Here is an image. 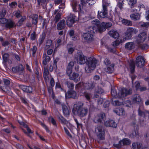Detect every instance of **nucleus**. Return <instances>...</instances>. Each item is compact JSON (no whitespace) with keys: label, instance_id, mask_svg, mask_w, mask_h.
<instances>
[{"label":"nucleus","instance_id":"nucleus-1","mask_svg":"<svg viewBox=\"0 0 149 149\" xmlns=\"http://www.w3.org/2000/svg\"><path fill=\"white\" fill-rule=\"evenodd\" d=\"M84 104L81 102H79L74 105L72 110V113L74 115H77L80 117H83L86 116L88 110L86 107H84Z\"/></svg>","mask_w":149,"mask_h":149},{"label":"nucleus","instance_id":"nucleus-2","mask_svg":"<svg viewBox=\"0 0 149 149\" xmlns=\"http://www.w3.org/2000/svg\"><path fill=\"white\" fill-rule=\"evenodd\" d=\"M98 61V60L93 56L89 58L86 62L85 72L88 73L92 72L95 69Z\"/></svg>","mask_w":149,"mask_h":149},{"label":"nucleus","instance_id":"nucleus-3","mask_svg":"<svg viewBox=\"0 0 149 149\" xmlns=\"http://www.w3.org/2000/svg\"><path fill=\"white\" fill-rule=\"evenodd\" d=\"M85 31L86 32L84 33L82 36L83 38L88 43L92 42L94 39L93 34L95 33L92 26L86 28Z\"/></svg>","mask_w":149,"mask_h":149},{"label":"nucleus","instance_id":"nucleus-4","mask_svg":"<svg viewBox=\"0 0 149 149\" xmlns=\"http://www.w3.org/2000/svg\"><path fill=\"white\" fill-rule=\"evenodd\" d=\"M93 23L96 26H92L95 32H96L102 33L106 30L105 27L104 26L105 24L104 22H102L100 24V22L98 20L96 19L93 21Z\"/></svg>","mask_w":149,"mask_h":149},{"label":"nucleus","instance_id":"nucleus-5","mask_svg":"<svg viewBox=\"0 0 149 149\" xmlns=\"http://www.w3.org/2000/svg\"><path fill=\"white\" fill-rule=\"evenodd\" d=\"M109 4L105 1H104L102 3V10L101 11H98V16L102 18L107 17L108 14L107 7Z\"/></svg>","mask_w":149,"mask_h":149},{"label":"nucleus","instance_id":"nucleus-6","mask_svg":"<svg viewBox=\"0 0 149 149\" xmlns=\"http://www.w3.org/2000/svg\"><path fill=\"white\" fill-rule=\"evenodd\" d=\"M12 70L13 72L18 74L21 77L24 76V67L22 64H19L15 67H13Z\"/></svg>","mask_w":149,"mask_h":149},{"label":"nucleus","instance_id":"nucleus-7","mask_svg":"<svg viewBox=\"0 0 149 149\" xmlns=\"http://www.w3.org/2000/svg\"><path fill=\"white\" fill-rule=\"evenodd\" d=\"M67 26L70 27L72 26L73 24L77 21V17L74 15L70 14L65 18Z\"/></svg>","mask_w":149,"mask_h":149},{"label":"nucleus","instance_id":"nucleus-8","mask_svg":"<svg viewBox=\"0 0 149 149\" xmlns=\"http://www.w3.org/2000/svg\"><path fill=\"white\" fill-rule=\"evenodd\" d=\"M75 59L77 61V63L80 64H85L87 59V57L85 56L81 52L77 53L76 56L75 57Z\"/></svg>","mask_w":149,"mask_h":149},{"label":"nucleus","instance_id":"nucleus-9","mask_svg":"<svg viewBox=\"0 0 149 149\" xmlns=\"http://www.w3.org/2000/svg\"><path fill=\"white\" fill-rule=\"evenodd\" d=\"M95 131L99 139L102 140L104 139L105 133L103 127L101 126H98L95 129Z\"/></svg>","mask_w":149,"mask_h":149},{"label":"nucleus","instance_id":"nucleus-10","mask_svg":"<svg viewBox=\"0 0 149 149\" xmlns=\"http://www.w3.org/2000/svg\"><path fill=\"white\" fill-rule=\"evenodd\" d=\"M144 64L145 60L143 57L139 56L136 58L135 64L137 67L141 68L144 66Z\"/></svg>","mask_w":149,"mask_h":149},{"label":"nucleus","instance_id":"nucleus-11","mask_svg":"<svg viewBox=\"0 0 149 149\" xmlns=\"http://www.w3.org/2000/svg\"><path fill=\"white\" fill-rule=\"evenodd\" d=\"M146 34L145 32H142L138 35L136 37V42L139 44L144 41L146 38Z\"/></svg>","mask_w":149,"mask_h":149},{"label":"nucleus","instance_id":"nucleus-12","mask_svg":"<svg viewBox=\"0 0 149 149\" xmlns=\"http://www.w3.org/2000/svg\"><path fill=\"white\" fill-rule=\"evenodd\" d=\"M121 91L119 90L118 89L114 88L111 89V96L115 98H121Z\"/></svg>","mask_w":149,"mask_h":149},{"label":"nucleus","instance_id":"nucleus-13","mask_svg":"<svg viewBox=\"0 0 149 149\" xmlns=\"http://www.w3.org/2000/svg\"><path fill=\"white\" fill-rule=\"evenodd\" d=\"M54 14L55 15L54 21H55V23H57L61 19V16L62 15V12L60 9V8L57 10H55L54 13Z\"/></svg>","mask_w":149,"mask_h":149},{"label":"nucleus","instance_id":"nucleus-14","mask_svg":"<svg viewBox=\"0 0 149 149\" xmlns=\"http://www.w3.org/2000/svg\"><path fill=\"white\" fill-rule=\"evenodd\" d=\"M121 98H122L132 94V90L131 89H128L125 88H123L121 89Z\"/></svg>","mask_w":149,"mask_h":149},{"label":"nucleus","instance_id":"nucleus-15","mask_svg":"<svg viewBox=\"0 0 149 149\" xmlns=\"http://www.w3.org/2000/svg\"><path fill=\"white\" fill-rule=\"evenodd\" d=\"M65 97L67 98H72L76 99L77 98L76 92L73 90H70L65 94Z\"/></svg>","mask_w":149,"mask_h":149},{"label":"nucleus","instance_id":"nucleus-16","mask_svg":"<svg viewBox=\"0 0 149 149\" xmlns=\"http://www.w3.org/2000/svg\"><path fill=\"white\" fill-rule=\"evenodd\" d=\"M66 22L65 19L61 20L57 25L56 28L58 30L64 29L66 27Z\"/></svg>","mask_w":149,"mask_h":149},{"label":"nucleus","instance_id":"nucleus-17","mask_svg":"<svg viewBox=\"0 0 149 149\" xmlns=\"http://www.w3.org/2000/svg\"><path fill=\"white\" fill-rule=\"evenodd\" d=\"M70 80L74 81L75 82H77L80 80V77L79 74L74 72L72 74L69 76Z\"/></svg>","mask_w":149,"mask_h":149},{"label":"nucleus","instance_id":"nucleus-18","mask_svg":"<svg viewBox=\"0 0 149 149\" xmlns=\"http://www.w3.org/2000/svg\"><path fill=\"white\" fill-rule=\"evenodd\" d=\"M132 102L134 104H139L141 101L140 95L138 94H135L132 97Z\"/></svg>","mask_w":149,"mask_h":149},{"label":"nucleus","instance_id":"nucleus-19","mask_svg":"<svg viewBox=\"0 0 149 149\" xmlns=\"http://www.w3.org/2000/svg\"><path fill=\"white\" fill-rule=\"evenodd\" d=\"M31 22L32 24L35 25L36 26V29L37 27V24L38 21V16L37 14H33L31 16Z\"/></svg>","mask_w":149,"mask_h":149},{"label":"nucleus","instance_id":"nucleus-20","mask_svg":"<svg viewBox=\"0 0 149 149\" xmlns=\"http://www.w3.org/2000/svg\"><path fill=\"white\" fill-rule=\"evenodd\" d=\"M15 26V23L11 20H8L5 24V27L7 29H10Z\"/></svg>","mask_w":149,"mask_h":149},{"label":"nucleus","instance_id":"nucleus-21","mask_svg":"<svg viewBox=\"0 0 149 149\" xmlns=\"http://www.w3.org/2000/svg\"><path fill=\"white\" fill-rule=\"evenodd\" d=\"M21 88L24 92L27 93H31L33 91V89L32 87L30 86H27L25 85H22Z\"/></svg>","mask_w":149,"mask_h":149},{"label":"nucleus","instance_id":"nucleus-22","mask_svg":"<svg viewBox=\"0 0 149 149\" xmlns=\"http://www.w3.org/2000/svg\"><path fill=\"white\" fill-rule=\"evenodd\" d=\"M96 84L94 82L86 83L85 87L89 91H91L96 86Z\"/></svg>","mask_w":149,"mask_h":149},{"label":"nucleus","instance_id":"nucleus-23","mask_svg":"<svg viewBox=\"0 0 149 149\" xmlns=\"http://www.w3.org/2000/svg\"><path fill=\"white\" fill-rule=\"evenodd\" d=\"M135 47L134 43L133 42H128L126 43L125 45V49L128 50H131L134 49Z\"/></svg>","mask_w":149,"mask_h":149},{"label":"nucleus","instance_id":"nucleus-24","mask_svg":"<svg viewBox=\"0 0 149 149\" xmlns=\"http://www.w3.org/2000/svg\"><path fill=\"white\" fill-rule=\"evenodd\" d=\"M109 34L112 37L114 38H118L119 37L118 33L116 31L114 30H111L108 32Z\"/></svg>","mask_w":149,"mask_h":149},{"label":"nucleus","instance_id":"nucleus-25","mask_svg":"<svg viewBox=\"0 0 149 149\" xmlns=\"http://www.w3.org/2000/svg\"><path fill=\"white\" fill-rule=\"evenodd\" d=\"M97 121H104L106 120V115L104 113H101L96 117Z\"/></svg>","mask_w":149,"mask_h":149},{"label":"nucleus","instance_id":"nucleus-26","mask_svg":"<svg viewBox=\"0 0 149 149\" xmlns=\"http://www.w3.org/2000/svg\"><path fill=\"white\" fill-rule=\"evenodd\" d=\"M63 111V113L65 115H68L70 114V108L68 107L64 104H62Z\"/></svg>","mask_w":149,"mask_h":149},{"label":"nucleus","instance_id":"nucleus-27","mask_svg":"<svg viewBox=\"0 0 149 149\" xmlns=\"http://www.w3.org/2000/svg\"><path fill=\"white\" fill-rule=\"evenodd\" d=\"M43 64L44 65H46L47 63L49 62L50 60V57L47 55L46 54H44L43 55Z\"/></svg>","mask_w":149,"mask_h":149},{"label":"nucleus","instance_id":"nucleus-28","mask_svg":"<svg viewBox=\"0 0 149 149\" xmlns=\"http://www.w3.org/2000/svg\"><path fill=\"white\" fill-rule=\"evenodd\" d=\"M126 31L132 36L138 32V31L136 29L132 27H128Z\"/></svg>","mask_w":149,"mask_h":149},{"label":"nucleus","instance_id":"nucleus-29","mask_svg":"<svg viewBox=\"0 0 149 149\" xmlns=\"http://www.w3.org/2000/svg\"><path fill=\"white\" fill-rule=\"evenodd\" d=\"M141 106L139 107L138 109V115L141 117L145 118L147 114H149V111H142L141 109Z\"/></svg>","mask_w":149,"mask_h":149},{"label":"nucleus","instance_id":"nucleus-30","mask_svg":"<svg viewBox=\"0 0 149 149\" xmlns=\"http://www.w3.org/2000/svg\"><path fill=\"white\" fill-rule=\"evenodd\" d=\"M19 123L22 127L26 128L28 132L29 133H32L33 132L29 127L24 122H19Z\"/></svg>","mask_w":149,"mask_h":149},{"label":"nucleus","instance_id":"nucleus-31","mask_svg":"<svg viewBox=\"0 0 149 149\" xmlns=\"http://www.w3.org/2000/svg\"><path fill=\"white\" fill-rule=\"evenodd\" d=\"M107 66V68L105 69V71L109 73H112L114 72V65L113 64Z\"/></svg>","mask_w":149,"mask_h":149},{"label":"nucleus","instance_id":"nucleus-32","mask_svg":"<svg viewBox=\"0 0 149 149\" xmlns=\"http://www.w3.org/2000/svg\"><path fill=\"white\" fill-rule=\"evenodd\" d=\"M105 125L106 126L116 128L117 126V124L115 122H105Z\"/></svg>","mask_w":149,"mask_h":149},{"label":"nucleus","instance_id":"nucleus-33","mask_svg":"<svg viewBox=\"0 0 149 149\" xmlns=\"http://www.w3.org/2000/svg\"><path fill=\"white\" fill-rule=\"evenodd\" d=\"M131 142L127 139H124L119 142L121 145H127L130 144Z\"/></svg>","mask_w":149,"mask_h":149},{"label":"nucleus","instance_id":"nucleus-34","mask_svg":"<svg viewBox=\"0 0 149 149\" xmlns=\"http://www.w3.org/2000/svg\"><path fill=\"white\" fill-rule=\"evenodd\" d=\"M130 68L131 73H133L134 71L135 68V63L133 60H130L129 62Z\"/></svg>","mask_w":149,"mask_h":149},{"label":"nucleus","instance_id":"nucleus-35","mask_svg":"<svg viewBox=\"0 0 149 149\" xmlns=\"http://www.w3.org/2000/svg\"><path fill=\"white\" fill-rule=\"evenodd\" d=\"M113 111L116 113L117 115L119 116H122L124 115L125 112L124 111L123 109L121 108L119 109H117L114 110Z\"/></svg>","mask_w":149,"mask_h":149},{"label":"nucleus","instance_id":"nucleus-36","mask_svg":"<svg viewBox=\"0 0 149 149\" xmlns=\"http://www.w3.org/2000/svg\"><path fill=\"white\" fill-rule=\"evenodd\" d=\"M140 15L138 13L131 14L130 15L131 19L134 20H139L140 18Z\"/></svg>","mask_w":149,"mask_h":149},{"label":"nucleus","instance_id":"nucleus-37","mask_svg":"<svg viewBox=\"0 0 149 149\" xmlns=\"http://www.w3.org/2000/svg\"><path fill=\"white\" fill-rule=\"evenodd\" d=\"M122 22L123 24L127 26H131L132 25V22L127 19H123L122 20Z\"/></svg>","mask_w":149,"mask_h":149},{"label":"nucleus","instance_id":"nucleus-38","mask_svg":"<svg viewBox=\"0 0 149 149\" xmlns=\"http://www.w3.org/2000/svg\"><path fill=\"white\" fill-rule=\"evenodd\" d=\"M52 41L51 40H47L45 44V46L44 49L45 50H47L50 48L52 45Z\"/></svg>","mask_w":149,"mask_h":149},{"label":"nucleus","instance_id":"nucleus-39","mask_svg":"<svg viewBox=\"0 0 149 149\" xmlns=\"http://www.w3.org/2000/svg\"><path fill=\"white\" fill-rule=\"evenodd\" d=\"M65 84L67 85L68 87L70 89V90H72L74 88V85L70 81H66Z\"/></svg>","mask_w":149,"mask_h":149},{"label":"nucleus","instance_id":"nucleus-40","mask_svg":"<svg viewBox=\"0 0 149 149\" xmlns=\"http://www.w3.org/2000/svg\"><path fill=\"white\" fill-rule=\"evenodd\" d=\"M10 55L7 53H5L3 55V63H6L9 59Z\"/></svg>","mask_w":149,"mask_h":149},{"label":"nucleus","instance_id":"nucleus-41","mask_svg":"<svg viewBox=\"0 0 149 149\" xmlns=\"http://www.w3.org/2000/svg\"><path fill=\"white\" fill-rule=\"evenodd\" d=\"M25 16L23 17L17 23L15 24L16 26H20L26 20Z\"/></svg>","mask_w":149,"mask_h":149},{"label":"nucleus","instance_id":"nucleus-42","mask_svg":"<svg viewBox=\"0 0 149 149\" xmlns=\"http://www.w3.org/2000/svg\"><path fill=\"white\" fill-rule=\"evenodd\" d=\"M132 146L133 149H139L141 146V145L138 143H134L132 144Z\"/></svg>","mask_w":149,"mask_h":149},{"label":"nucleus","instance_id":"nucleus-43","mask_svg":"<svg viewBox=\"0 0 149 149\" xmlns=\"http://www.w3.org/2000/svg\"><path fill=\"white\" fill-rule=\"evenodd\" d=\"M49 0H37L38 4L39 5L43 6Z\"/></svg>","mask_w":149,"mask_h":149},{"label":"nucleus","instance_id":"nucleus-44","mask_svg":"<svg viewBox=\"0 0 149 149\" xmlns=\"http://www.w3.org/2000/svg\"><path fill=\"white\" fill-rule=\"evenodd\" d=\"M95 91L97 93L101 94L104 92V90L100 87L97 86L95 89Z\"/></svg>","mask_w":149,"mask_h":149},{"label":"nucleus","instance_id":"nucleus-45","mask_svg":"<svg viewBox=\"0 0 149 149\" xmlns=\"http://www.w3.org/2000/svg\"><path fill=\"white\" fill-rule=\"evenodd\" d=\"M6 10L4 8L2 9L1 11L0 12V18L4 17L6 13Z\"/></svg>","mask_w":149,"mask_h":149},{"label":"nucleus","instance_id":"nucleus-46","mask_svg":"<svg viewBox=\"0 0 149 149\" xmlns=\"http://www.w3.org/2000/svg\"><path fill=\"white\" fill-rule=\"evenodd\" d=\"M112 104L114 105H120L121 104V103L118 100H115L113 101V98L111 99Z\"/></svg>","mask_w":149,"mask_h":149},{"label":"nucleus","instance_id":"nucleus-47","mask_svg":"<svg viewBox=\"0 0 149 149\" xmlns=\"http://www.w3.org/2000/svg\"><path fill=\"white\" fill-rule=\"evenodd\" d=\"M84 96L86 99L88 100H90L91 96V93H89L84 92Z\"/></svg>","mask_w":149,"mask_h":149},{"label":"nucleus","instance_id":"nucleus-48","mask_svg":"<svg viewBox=\"0 0 149 149\" xmlns=\"http://www.w3.org/2000/svg\"><path fill=\"white\" fill-rule=\"evenodd\" d=\"M45 36L46 35L45 33H43L42 34L41 38L39 39V45L40 46L44 40L45 38Z\"/></svg>","mask_w":149,"mask_h":149},{"label":"nucleus","instance_id":"nucleus-49","mask_svg":"<svg viewBox=\"0 0 149 149\" xmlns=\"http://www.w3.org/2000/svg\"><path fill=\"white\" fill-rule=\"evenodd\" d=\"M124 35L125 39L127 40L130 39L132 36L126 31L124 33Z\"/></svg>","mask_w":149,"mask_h":149},{"label":"nucleus","instance_id":"nucleus-50","mask_svg":"<svg viewBox=\"0 0 149 149\" xmlns=\"http://www.w3.org/2000/svg\"><path fill=\"white\" fill-rule=\"evenodd\" d=\"M72 69L67 67L66 71V73L67 75L69 76L70 75V74L72 73Z\"/></svg>","mask_w":149,"mask_h":149},{"label":"nucleus","instance_id":"nucleus-51","mask_svg":"<svg viewBox=\"0 0 149 149\" xmlns=\"http://www.w3.org/2000/svg\"><path fill=\"white\" fill-rule=\"evenodd\" d=\"M136 3V0H130L129 4L131 6V7H134Z\"/></svg>","mask_w":149,"mask_h":149},{"label":"nucleus","instance_id":"nucleus-52","mask_svg":"<svg viewBox=\"0 0 149 149\" xmlns=\"http://www.w3.org/2000/svg\"><path fill=\"white\" fill-rule=\"evenodd\" d=\"M72 6L73 11H77L76 6H77V2L76 1H73L72 3Z\"/></svg>","mask_w":149,"mask_h":149},{"label":"nucleus","instance_id":"nucleus-53","mask_svg":"<svg viewBox=\"0 0 149 149\" xmlns=\"http://www.w3.org/2000/svg\"><path fill=\"white\" fill-rule=\"evenodd\" d=\"M11 54H12L13 56L15 57V59L17 61H20V58L19 55L17 54H15L13 52H12Z\"/></svg>","mask_w":149,"mask_h":149},{"label":"nucleus","instance_id":"nucleus-54","mask_svg":"<svg viewBox=\"0 0 149 149\" xmlns=\"http://www.w3.org/2000/svg\"><path fill=\"white\" fill-rule=\"evenodd\" d=\"M104 63L107 66L111 64V62L107 58H105L104 60Z\"/></svg>","mask_w":149,"mask_h":149},{"label":"nucleus","instance_id":"nucleus-55","mask_svg":"<svg viewBox=\"0 0 149 149\" xmlns=\"http://www.w3.org/2000/svg\"><path fill=\"white\" fill-rule=\"evenodd\" d=\"M84 85V83L83 82H80L79 83L75 86V88L77 89H79L80 88L82 87Z\"/></svg>","mask_w":149,"mask_h":149},{"label":"nucleus","instance_id":"nucleus-56","mask_svg":"<svg viewBox=\"0 0 149 149\" xmlns=\"http://www.w3.org/2000/svg\"><path fill=\"white\" fill-rule=\"evenodd\" d=\"M138 135V132L136 131H134L132 132V134L130 135V136L131 137L134 138Z\"/></svg>","mask_w":149,"mask_h":149},{"label":"nucleus","instance_id":"nucleus-57","mask_svg":"<svg viewBox=\"0 0 149 149\" xmlns=\"http://www.w3.org/2000/svg\"><path fill=\"white\" fill-rule=\"evenodd\" d=\"M104 23L105 24L104 26H105V29L106 28H108L109 27H110L112 25V23L111 22H107L106 23L104 22Z\"/></svg>","mask_w":149,"mask_h":149},{"label":"nucleus","instance_id":"nucleus-58","mask_svg":"<svg viewBox=\"0 0 149 149\" xmlns=\"http://www.w3.org/2000/svg\"><path fill=\"white\" fill-rule=\"evenodd\" d=\"M8 21L4 17L0 18V23L1 24H6Z\"/></svg>","mask_w":149,"mask_h":149},{"label":"nucleus","instance_id":"nucleus-59","mask_svg":"<svg viewBox=\"0 0 149 149\" xmlns=\"http://www.w3.org/2000/svg\"><path fill=\"white\" fill-rule=\"evenodd\" d=\"M59 60V58H56L54 61V68L55 70L57 69V67L56 65V63Z\"/></svg>","mask_w":149,"mask_h":149},{"label":"nucleus","instance_id":"nucleus-60","mask_svg":"<svg viewBox=\"0 0 149 149\" xmlns=\"http://www.w3.org/2000/svg\"><path fill=\"white\" fill-rule=\"evenodd\" d=\"M49 74V71L48 70L45 68L44 70L43 76L44 78L46 77V76H47Z\"/></svg>","mask_w":149,"mask_h":149},{"label":"nucleus","instance_id":"nucleus-61","mask_svg":"<svg viewBox=\"0 0 149 149\" xmlns=\"http://www.w3.org/2000/svg\"><path fill=\"white\" fill-rule=\"evenodd\" d=\"M36 38V32L35 31H34L31 35V39L32 40H34Z\"/></svg>","mask_w":149,"mask_h":149},{"label":"nucleus","instance_id":"nucleus-62","mask_svg":"<svg viewBox=\"0 0 149 149\" xmlns=\"http://www.w3.org/2000/svg\"><path fill=\"white\" fill-rule=\"evenodd\" d=\"M9 5L10 7L13 8L16 6L17 5V3L16 2L14 1L10 3Z\"/></svg>","mask_w":149,"mask_h":149},{"label":"nucleus","instance_id":"nucleus-63","mask_svg":"<svg viewBox=\"0 0 149 149\" xmlns=\"http://www.w3.org/2000/svg\"><path fill=\"white\" fill-rule=\"evenodd\" d=\"M110 103V102L109 101L107 100L104 103L103 106L104 108L108 107Z\"/></svg>","mask_w":149,"mask_h":149},{"label":"nucleus","instance_id":"nucleus-64","mask_svg":"<svg viewBox=\"0 0 149 149\" xmlns=\"http://www.w3.org/2000/svg\"><path fill=\"white\" fill-rule=\"evenodd\" d=\"M86 3L90 5H92L94 4L95 1L93 0H86Z\"/></svg>","mask_w":149,"mask_h":149}]
</instances>
